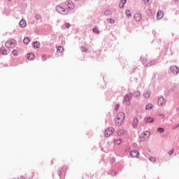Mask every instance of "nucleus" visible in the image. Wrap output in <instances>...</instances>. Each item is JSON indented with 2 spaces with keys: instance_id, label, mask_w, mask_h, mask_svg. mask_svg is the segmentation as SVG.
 <instances>
[{
  "instance_id": "obj_1",
  "label": "nucleus",
  "mask_w": 179,
  "mask_h": 179,
  "mask_svg": "<svg viewBox=\"0 0 179 179\" xmlns=\"http://www.w3.org/2000/svg\"><path fill=\"white\" fill-rule=\"evenodd\" d=\"M124 118H125V113H124L122 112L119 113L117 114L116 120H115L116 125H117L118 127L122 125V122H124Z\"/></svg>"
},
{
  "instance_id": "obj_41",
  "label": "nucleus",
  "mask_w": 179,
  "mask_h": 179,
  "mask_svg": "<svg viewBox=\"0 0 179 179\" xmlns=\"http://www.w3.org/2000/svg\"><path fill=\"white\" fill-rule=\"evenodd\" d=\"M176 1H178V0H175Z\"/></svg>"
},
{
  "instance_id": "obj_20",
  "label": "nucleus",
  "mask_w": 179,
  "mask_h": 179,
  "mask_svg": "<svg viewBox=\"0 0 179 179\" xmlns=\"http://www.w3.org/2000/svg\"><path fill=\"white\" fill-rule=\"evenodd\" d=\"M126 15L129 18L132 17V14H131V11L129 10H126Z\"/></svg>"
},
{
  "instance_id": "obj_4",
  "label": "nucleus",
  "mask_w": 179,
  "mask_h": 179,
  "mask_svg": "<svg viewBox=\"0 0 179 179\" xmlns=\"http://www.w3.org/2000/svg\"><path fill=\"white\" fill-rule=\"evenodd\" d=\"M132 99V94H126L124 97V103H125L126 106H129L131 103L129 102Z\"/></svg>"
},
{
  "instance_id": "obj_29",
  "label": "nucleus",
  "mask_w": 179,
  "mask_h": 179,
  "mask_svg": "<svg viewBox=\"0 0 179 179\" xmlns=\"http://www.w3.org/2000/svg\"><path fill=\"white\" fill-rule=\"evenodd\" d=\"M157 132H159V134H163V132H164V129L159 127L157 129Z\"/></svg>"
},
{
  "instance_id": "obj_37",
  "label": "nucleus",
  "mask_w": 179,
  "mask_h": 179,
  "mask_svg": "<svg viewBox=\"0 0 179 179\" xmlns=\"http://www.w3.org/2000/svg\"><path fill=\"white\" fill-rule=\"evenodd\" d=\"M81 51H83V52H86L87 51V50H86V48L82 47L81 48Z\"/></svg>"
},
{
  "instance_id": "obj_3",
  "label": "nucleus",
  "mask_w": 179,
  "mask_h": 179,
  "mask_svg": "<svg viewBox=\"0 0 179 179\" xmlns=\"http://www.w3.org/2000/svg\"><path fill=\"white\" fill-rule=\"evenodd\" d=\"M149 136H150V133L148 131H144L140 136V141L141 142H143V141H145V139H148V138H149Z\"/></svg>"
},
{
  "instance_id": "obj_11",
  "label": "nucleus",
  "mask_w": 179,
  "mask_h": 179,
  "mask_svg": "<svg viewBox=\"0 0 179 179\" xmlns=\"http://www.w3.org/2000/svg\"><path fill=\"white\" fill-rule=\"evenodd\" d=\"M171 71L173 72V73H174L175 75H177V73H178L179 72V69L176 66H173L171 67Z\"/></svg>"
},
{
  "instance_id": "obj_43",
  "label": "nucleus",
  "mask_w": 179,
  "mask_h": 179,
  "mask_svg": "<svg viewBox=\"0 0 179 179\" xmlns=\"http://www.w3.org/2000/svg\"><path fill=\"white\" fill-rule=\"evenodd\" d=\"M22 179H24V178H22Z\"/></svg>"
},
{
  "instance_id": "obj_2",
  "label": "nucleus",
  "mask_w": 179,
  "mask_h": 179,
  "mask_svg": "<svg viewBox=\"0 0 179 179\" xmlns=\"http://www.w3.org/2000/svg\"><path fill=\"white\" fill-rule=\"evenodd\" d=\"M5 45L7 48H15L16 47V41L15 39L8 40L6 42Z\"/></svg>"
},
{
  "instance_id": "obj_22",
  "label": "nucleus",
  "mask_w": 179,
  "mask_h": 179,
  "mask_svg": "<svg viewBox=\"0 0 179 179\" xmlns=\"http://www.w3.org/2000/svg\"><path fill=\"white\" fill-rule=\"evenodd\" d=\"M24 43H25V44H28L29 43H30V38H29V37H26V38H24Z\"/></svg>"
},
{
  "instance_id": "obj_21",
  "label": "nucleus",
  "mask_w": 179,
  "mask_h": 179,
  "mask_svg": "<svg viewBox=\"0 0 179 179\" xmlns=\"http://www.w3.org/2000/svg\"><path fill=\"white\" fill-rule=\"evenodd\" d=\"M152 108H153V105L150 103L147 104L145 106L146 110H152Z\"/></svg>"
},
{
  "instance_id": "obj_19",
  "label": "nucleus",
  "mask_w": 179,
  "mask_h": 179,
  "mask_svg": "<svg viewBox=\"0 0 179 179\" xmlns=\"http://www.w3.org/2000/svg\"><path fill=\"white\" fill-rule=\"evenodd\" d=\"M33 46L34 48H40V42H34Z\"/></svg>"
},
{
  "instance_id": "obj_36",
  "label": "nucleus",
  "mask_w": 179,
  "mask_h": 179,
  "mask_svg": "<svg viewBox=\"0 0 179 179\" xmlns=\"http://www.w3.org/2000/svg\"><path fill=\"white\" fill-rule=\"evenodd\" d=\"M65 26H66V27L67 29H69V27H71V24L66 22V23L65 24Z\"/></svg>"
},
{
  "instance_id": "obj_14",
  "label": "nucleus",
  "mask_w": 179,
  "mask_h": 179,
  "mask_svg": "<svg viewBox=\"0 0 179 179\" xmlns=\"http://www.w3.org/2000/svg\"><path fill=\"white\" fill-rule=\"evenodd\" d=\"M163 16H164V13L162 10H159L157 14V19H162Z\"/></svg>"
},
{
  "instance_id": "obj_39",
  "label": "nucleus",
  "mask_w": 179,
  "mask_h": 179,
  "mask_svg": "<svg viewBox=\"0 0 179 179\" xmlns=\"http://www.w3.org/2000/svg\"><path fill=\"white\" fill-rule=\"evenodd\" d=\"M43 58L44 59H45V56H43Z\"/></svg>"
},
{
  "instance_id": "obj_13",
  "label": "nucleus",
  "mask_w": 179,
  "mask_h": 179,
  "mask_svg": "<svg viewBox=\"0 0 179 179\" xmlns=\"http://www.w3.org/2000/svg\"><path fill=\"white\" fill-rule=\"evenodd\" d=\"M0 55H8V50L3 48H0Z\"/></svg>"
},
{
  "instance_id": "obj_28",
  "label": "nucleus",
  "mask_w": 179,
  "mask_h": 179,
  "mask_svg": "<svg viewBox=\"0 0 179 179\" xmlns=\"http://www.w3.org/2000/svg\"><path fill=\"white\" fill-rule=\"evenodd\" d=\"M104 15H105V16H110V15H111V11H110V10H106V11L104 12Z\"/></svg>"
},
{
  "instance_id": "obj_26",
  "label": "nucleus",
  "mask_w": 179,
  "mask_h": 179,
  "mask_svg": "<svg viewBox=\"0 0 179 179\" xmlns=\"http://www.w3.org/2000/svg\"><path fill=\"white\" fill-rule=\"evenodd\" d=\"M124 134H125V130L124 129H120L117 131L118 135H124Z\"/></svg>"
},
{
  "instance_id": "obj_7",
  "label": "nucleus",
  "mask_w": 179,
  "mask_h": 179,
  "mask_svg": "<svg viewBox=\"0 0 179 179\" xmlns=\"http://www.w3.org/2000/svg\"><path fill=\"white\" fill-rule=\"evenodd\" d=\"M158 106L163 107V106H166V99L164 97L161 96L158 100Z\"/></svg>"
},
{
  "instance_id": "obj_5",
  "label": "nucleus",
  "mask_w": 179,
  "mask_h": 179,
  "mask_svg": "<svg viewBox=\"0 0 179 179\" xmlns=\"http://www.w3.org/2000/svg\"><path fill=\"white\" fill-rule=\"evenodd\" d=\"M56 10L59 13H61L62 15H65L66 13H68V9H65L59 6H57L56 7Z\"/></svg>"
},
{
  "instance_id": "obj_25",
  "label": "nucleus",
  "mask_w": 179,
  "mask_h": 179,
  "mask_svg": "<svg viewBox=\"0 0 179 179\" xmlns=\"http://www.w3.org/2000/svg\"><path fill=\"white\" fill-rule=\"evenodd\" d=\"M144 97H145L146 99H148V97H150V92H145L144 93Z\"/></svg>"
},
{
  "instance_id": "obj_17",
  "label": "nucleus",
  "mask_w": 179,
  "mask_h": 179,
  "mask_svg": "<svg viewBox=\"0 0 179 179\" xmlns=\"http://www.w3.org/2000/svg\"><path fill=\"white\" fill-rule=\"evenodd\" d=\"M125 3H127V0H121L120 3L119 4V8L122 9V8H124V5H125Z\"/></svg>"
},
{
  "instance_id": "obj_8",
  "label": "nucleus",
  "mask_w": 179,
  "mask_h": 179,
  "mask_svg": "<svg viewBox=\"0 0 179 179\" xmlns=\"http://www.w3.org/2000/svg\"><path fill=\"white\" fill-rule=\"evenodd\" d=\"M65 6L67 9H73V3L71 1H67L65 2Z\"/></svg>"
},
{
  "instance_id": "obj_18",
  "label": "nucleus",
  "mask_w": 179,
  "mask_h": 179,
  "mask_svg": "<svg viewBox=\"0 0 179 179\" xmlns=\"http://www.w3.org/2000/svg\"><path fill=\"white\" fill-rule=\"evenodd\" d=\"M27 58H28V59H30L31 61V59H34V54L29 53L27 55Z\"/></svg>"
},
{
  "instance_id": "obj_31",
  "label": "nucleus",
  "mask_w": 179,
  "mask_h": 179,
  "mask_svg": "<svg viewBox=\"0 0 179 179\" xmlns=\"http://www.w3.org/2000/svg\"><path fill=\"white\" fill-rule=\"evenodd\" d=\"M149 161L152 162V163H155V162H156V158H155L154 157H150L149 158Z\"/></svg>"
},
{
  "instance_id": "obj_6",
  "label": "nucleus",
  "mask_w": 179,
  "mask_h": 179,
  "mask_svg": "<svg viewBox=\"0 0 179 179\" xmlns=\"http://www.w3.org/2000/svg\"><path fill=\"white\" fill-rule=\"evenodd\" d=\"M114 134V129L113 127H109L107 130L105 131V136L106 138H108V136H111Z\"/></svg>"
},
{
  "instance_id": "obj_9",
  "label": "nucleus",
  "mask_w": 179,
  "mask_h": 179,
  "mask_svg": "<svg viewBox=\"0 0 179 179\" xmlns=\"http://www.w3.org/2000/svg\"><path fill=\"white\" fill-rule=\"evenodd\" d=\"M130 155L131 156V157H137L139 158V152H138L137 150H133L130 152Z\"/></svg>"
},
{
  "instance_id": "obj_12",
  "label": "nucleus",
  "mask_w": 179,
  "mask_h": 179,
  "mask_svg": "<svg viewBox=\"0 0 179 179\" xmlns=\"http://www.w3.org/2000/svg\"><path fill=\"white\" fill-rule=\"evenodd\" d=\"M139 123V120H138V117H135L133 120V124L132 127L134 128H138V124Z\"/></svg>"
},
{
  "instance_id": "obj_34",
  "label": "nucleus",
  "mask_w": 179,
  "mask_h": 179,
  "mask_svg": "<svg viewBox=\"0 0 179 179\" xmlns=\"http://www.w3.org/2000/svg\"><path fill=\"white\" fill-rule=\"evenodd\" d=\"M12 54H13L15 57H17V51L16 50H13Z\"/></svg>"
},
{
  "instance_id": "obj_16",
  "label": "nucleus",
  "mask_w": 179,
  "mask_h": 179,
  "mask_svg": "<svg viewBox=\"0 0 179 179\" xmlns=\"http://www.w3.org/2000/svg\"><path fill=\"white\" fill-rule=\"evenodd\" d=\"M27 25V22H26V20H22L20 22V26L22 28L26 27Z\"/></svg>"
},
{
  "instance_id": "obj_30",
  "label": "nucleus",
  "mask_w": 179,
  "mask_h": 179,
  "mask_svg": "<svg viewBox=\"0 0 179 179\" xmlns=\"http://www.w3.org/2000/svg\"><path fill=\"white\" fill-rule=\"evenodd\" d=\"M92 31H94V33H96V34H99L100 33V31H99V29L97 28H94L92 29Z\"/></svg>"
},
{
  "instance_id": "obj_38",
  "label": "nucleus",
  "mask_w": 179,
  "mask_h": 179,
  "mask_svg": "<svg viewBox=\"0 0 179 179\" xmlns=\"http://www.w3.org/2000/svg\"><path fill=\"white\" fill-rule=\"evenodd\" d=\"M173 153H174V150H171L169 152V155H171Z\"/></svg>"
},
{
  "instance_id": "obj_35",
  "label": "nucleus",
  "mask_w": 179,
  "mask_h": 179,
  "mask_svg": "<svg viewBox=\"0 0 179 179\" xmlns=\"http://www.w3.org/2000/svg\"><path fill=\"white\" fill-rule=\"evenodd\" d=\"M118 108H120V105H118V104L115 105V111H118Z\"/></svg>"
},
{
  "instance_id": "obj_27",
  "label": "nucleus",
  "mask_w": 179,
  "mask_h": 179,
  "mask_svg": "<svg viewBox=\"0 0 179 179\" xmlns=\"http://www.w3.org/2000/svg\"><path fill=\"white\" fill-rule=\"evenodd\" d=\"M62 51H64V47L62 46H59L57 48V52H62Z\"/></svg>"
},
{
  "instance_id": "obj_40",
  "label": "nucleus",
  "mask_w": 179,
  "mask_h": 179,
  "mask_svg": "<svg viewBox=\"0 0 179 179\" xmlns=\"http://www.w3.org/2000/svg\"><path fill=\"white\" fill-rule=\"evenodd\" d=\"M75 1H79V0H75Z\"/></svg>"
},
{
  "instance_id": "obj_23",
  "label": "nucleus",
  "mask_w": 179,
  "mask_h": 179,
  "mask_svg": "<svg viewBox=\"0 0 179 179\" xmlns=\"http://www.w3.org/2000/svg\"><path fill=\"white\" fill-rule=\"evenodd\" d=\"M143 2H144L145 5H149L150 3H152V0H142Z\"/></svg>"
},
{
  "instance_id": "obj_10",
  "label": "nucleus",
  "mask_w": 179,
  "mask_h": 179,
  "mask_svg": "<svg viewBox=\"0 0 179 179\" xmlns=\"http://www.w3.org/2000/svg\"><path fill=\"white\" fill-rule=\"evenodd\" d=\"M134 17L136 22H141L142 20V15L141 13L136 14Z\"/></svg>"
},
{
  "instance_id": "obj_15",
  "label": "nucleus",
  "mask_w": 179,
  "mask_h": 179,
  "mask_svg": "<svg viewBox=\"0 0 179 179\" xmlns=\"http://www.w3.org/2000/svg\"><path fill=\"white\" fill-rule=\"evenodd\" d=\"M145 121L146 124H150V122H155V118H153L152 117H148L145 119Z\"/></svg>"
},
{
  "instance_id": "obj_42",
  "label": "nucleus",
  "mask_w": 179,
  "mask_h": 179,
  "mask_svg": "<svg viewBox=\"0 0 179 179\" xmlns=\"http://www.w3.org/2000/svg\"><path fill=\"white\" fill-rule=\"evenodd\" d=\"M8 1H12V0H8Z\"/></svg>"
},
{
  "instance_id": "obj_32",
  "label": "nucleus",
  "mask_w": 179,
  "mask_h": 179,
  "mask_svg": "<svg viewBox=\"0 0 179 179\" xmlns=\"http://www.w3.org/2000/svg\"><path fill=\"white\" fill-rule=\"evenodd\" d=\"M134 96H136V97H139V96H141V92H139V91H136L134 92Z\"/></svg>"
},
{
  "instance_id": "obj_33",
  "label": "nucleus",
  "mask_w": 179,
  "mask_h": 179,
  "mask_svg": "<svg viewBox=\"0 0 179 179\" xmlns=\"http://www.w3.org/2000/svg\"><path fill=\"white\" fill-rule=\"evenodd\" d=\"M108 21H109V23H110L111 24L115 23V21L111 18H110L109 20L108 19Z\"/></svg>"
},
{
  "instance_id": "obj_24",
  "label": "nucleus",
  "mask_w": 179,
  "mask_h": 179,
  "mask_svg": "<svg viewBox=\"0 0 179 179\" xmlns=\"http://www.w3.org/2000/svg\"><path fill=\"white\" fill-rule=\"evenodd\" d=\"M114 143H115V145H120L121 144V139H120V138L115 139L114 141Z\"/></svg>"
}]
</instances>
